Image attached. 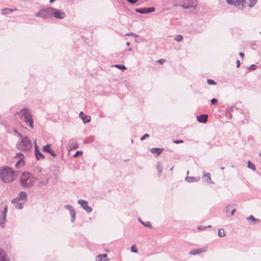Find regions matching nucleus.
<instances>
[{"mask_svg":"<svg viewBox=\"0 0 261 261\" xmlns=\"http://www.w3.org/2000/svg\"><path fill=\"white\" fill-rule=\"evenodd\" d=\"M17 155L20 157V158H23V155L21 153H17Z\"/></svg>","mask_w":261,"mask_h":261,"instance_id":"nucleus-53","label":"nucleus"},{"mask_svg":"<svg viewBox=\"0 0 261 261\" xmlns=\"http://www.w3.org/2000/svg\"><path fill=\"white\" fill-rule=\"evenodd\" d=\"M130 250H131V251H132V252H135V253H136V252H137V251H138V250H137V248H136V246H135V245H133V246H132L131 247V248H130Z\"/></svg>","mask_w":261,"mask_h":261,"instance_id":"nucleus-41","label":"nucleus"},{"mask_svg":"<svg viewBox=\"0 0 261 261\" xmlns=\"http://www.w3.org/2000/svg\"><path fill=\"white\" fill-rule=\"evenodd\" d=\"M246 3L244 0H237L234 2V5L236 7H238L239 9H242L243 8V5Z\"/></svg>","mask_w":261,"mask_h":261,"instance_id":"nucleus-19","label":"nucleus"},{"mask_svg":"<svg viewBox=\"0 0 261 261\" xmlns=\"http://www.w3.org/2000/svg\"><path fill=\"white\" fill-rule=\"evenodd\" d=\"M8 211L7 205H5L4 209L1 212V217L0 218V226L2 227H4V224L6 222V214Z\"/></svg>","mask_w":261,"mask_h":261,"instance_id":"nucleus-9","label":"nucleus"},{"mask_svg":"<svg viewBox=\"0 0 261 261\" xmlns=\"http://www.w3.org/2000/svg\"><path fill=\"white\" fill-rule=\"evenodd\" d=\"M48 179H47L46 180H44V181H40L38 183V186L39 187H42L43 186H44V185H46L48 184Z\"/></svg>","mask_w":261,"mask_h":261,"instance_id":"nucleus-34","label":"nucleus"},{"mask_svg":"<svg viewBox=\"0 0 261 261\" xmlns=\"http://www.w3.org/2000/svg\"><path fill=\"white\" fill-rule=\"evenodd\" d=\"M247 219L248 220H251V222L250 223V224L251 225H254V224H256L258 223H259V219H256L254 217V216L253 215H251L249 217H248L247 218Z\"/></svg>","mask_w":261,"mask_h":261,"instance_id":"nucleus-23","label":"nucleus"},{"mask_svg":"<svg viewBox=\"0 0 261 261\" xmlns=\"http://www.w3.org/2000/svg\"><path fill=\"white\" fill-rule=\"evenodd\" d=\"M240 65H241V62L239 60H238L237 61V67L239 68L240 66Z\"/></svg>","mask_w":261,"mask_h":261,"instance_id":"nucleus-52","label":"nucleus"},{"mask_svg":"<svg viewBox=\"0 0 261 261\" xmlns=\"http://www.w3.org/2000/svg\"><path fill=\"white\" fill-rule=\"evenodd\" d=\"M257 66L254 64H252L248 68V70H253L256 68Z\"/></svg>","mask_w":261,"mask_h":261,"instance_id":"nucleus-43","label":"nucleus"},{"mask_svg":"<svg viewBox=\"0 0 261 261\" xmlns=\"http://www.w3.org/2000/svg\"><path fill=\"white\" fill-rule=\"evenodd\" d=\"M212 226L211 225H208L206 227L207 228H211Z\"/></svg>","mask_w":261,"mask_h":261,"instance_id":"nucleus-60","label":"nucleus"},{"mask_svg":"<svg viewBox=\"0 0 261 261\" xmlns=\"http://www.w3.org/2000/svg\"><path fill=\"white\" fill-rule=\"evenodd\" d=\"M197 0H184L179 6L184 9L190 8H195L197 5Z\"/></svg>","mask_w":261,"mask_h":261,"instance_id":"nucleus-6","label":"nucleus"},{"mask_svg":"<svg viewBox=\"0 0 261 261\" xmlns=\"http://www.w3.org/2000/svg\"><path fill=\"white\" fill-rule=\"evenodd\" d=\"M204 251L203 248L193 249L189 252V254L190 255H197L204 252Z\"/></svg>","mask_w":261,"mask_h":261,"instance_id":"nucleus-21","label":"nucleus"},{"mask_svg":"<svg viewBox=\"0 0 261 261\" xmlns=\"http://www.w3.org/2000/svg\"><path fill=\"white\" fill-rule=\"evenodd\" d=\"M18 201H20L22 203H25L27 201V195L25 192L21 191L19 193L18 195L15 198L12 200V203L17 202Z\"/></svg>","mask_w":261,"mask_h":261,"instance_id":"nucleus-7","label":"nucleus"},{"mask_svg":"<svg viewBox=\"0 0 261 261\" xmlns=\"http://www.w3.org/2000/svg\"><path fill=\"white\" fill-rule=\"evenodd\" d=\"M207 115L201 114L199 116H197V119L199 122L205 123L207 121Z\"/></svg>","mask_w":261,"mask_h":261,"instance_id":"nucleus-15","label":"nucleus"},{"mask_svg":"<svg viewBox=\"0 0 261 261\" xmlns=\"http://www.w3.org/2000/svg\"><path fill=\"white\" fill-rule=\"evenodd\" d=\"M135 11L140 14H147V8H137Z\"/></svg>","mask_w":261,"mask_h":261,"instance_id":"nucleus-26","label":"nucleus"},{"mask_svg":"<svg viewBox=\"0 0 261 261\" xmlns=\"http://www.w3.org/2000/svg\"><path fill=\"white\" fill-rule=\"evenodd\" d=\"M182 39H183V37L182 35H176L175 37V40L177 42L181 41L182 40Z\"/></svg>","mask_w":261,"mask_h":261,"instance_id":"nucleus-37","label":"nucleus"},{"mask_svg":"<svg viewBox=\"0 0 261 261\" xmlns=\"http://www.w3.org/2000/svg\"><path fill=\"white\" fill-rule=\"evenodd\" d=\"M23 161L22 160V158H20L19 160H18L17 163L15 164V167L16 168H19L21 165H23Z\"/></svg>","mask_w":261,"mask_h":261,"instance_id":"nucleus-32","label":"nucleus"},{"mask_svg":"<svg viewBox=\"0 0 261 261\" xmlns=\"http://www.w3.org/2000/svg\"><path fill=\"white\" fill-rule=\"evenodd\" d=\"M78 147V145L77 144H75L73 146V148H76Z\"/></svg>","mask_w":261,"mask_h":261,"instance_id":"nucleus-57","label":"nucleus"},{"mask_svg":"<svg viewBox=\"0 0 261 261\" xmlns=\"http://www.w3.org/2000/svg\"><path fill=\"white\" fill-rule=\"evenodd\" d=\"M83 153V151L81 150L77 151L73 155L74 158L77 157L79 155H81Z\"/></svg>","mask_w":261,"mask_h":261,"instance_id":"nucleus-40","label":"nucleus"},{"mask_svg":"<svg viewBox=\"0 0 261 261\" xmlns=\"http://www.w3.org/2000/svg\"><path fill=\"white\" fill-rule=\"evenodd\" d=\"M14 10L6 8L3 10V14H11Z\"/></svg>","mask_w":261,"mask_h":261,"instance_id":"nucleus-30","label":"nucleus"},{"mask_svg":"<svg viewBox=\"0 0 261 261\" xmlns=\"http://www.w3.org/2000/svg\"><path fill=\"white\" fill-rule=\"evenodd\" d=\"M138 220L142 224H143L145 227H147L148 228H151L152 227L151 224L150 222H149V221L143 222L140 218H139Z\"/></svg>","mask_w":261,"mask_h":261,"instance_id":"nucleus-27","label":"nucleus"},{"mask_svg":"<svg viewBox=\"0 0 261 261\" xmlns=\"http://www.w3.org/2000/svg\"><path fill=\"white\" fill-rule=\"evenodd\" d=\"M149 137V135L148 134H145V135H144L140 139V140L141 141H143L145 139H146V138H148Z\"/></svg>","mask_w":261,"mask_h":261,"instance_id":"nucleus-44","label":"nucleus"},{"mask_svg":"<svg viewBox=\"0 0 261 261\" xmlns=\"http://www.w3.org/2000/svg\"><path fill=\"white\" fill-rule=\"evenodd\" d=\"M94 138L93 137H89L86 138L84 141V143L88 144L93 141Z\"/></svg>","mask_w":261,"mask_h":261,"instance_id":"nucleus-33","label":"nucleus"},{"mask_svg":"<svg viewBox=\"0 0 261 261\" xmlns=\"http://www.w3.org/2000/svg\"><path fill=\"white\" fill-rule=\"evenodd\" d=\"M78 204H80L81 207L87 213H89L92 211V208L88 204V202L83 199H79L77 201Z\"/></svg>","mask_w":261,"mask_h":261,"instance_id":"nucleus-10","label":"nucleus"},{"mask_svg":"<svg viewBox=\"0 0 261 261\" xmlns=\"http://www.w3.org/2000/svg\"><path fill=\"white\" fill-rule=\"evenodd\" d=\"M113 66L116 67L118 69H121L122 71H124L125 69H126V67L124 65L122 64H116Z\"/></svg>","mask_w":261,"mask_h":261,"instance_id":"nucleus-31","label":"nucleus"},{"mask_svg":"<svg viewBox=\"0 0 261 261\" xmlns=\"http://www.w3.org/2000/svg\"><path fill=\"white\" fill-rule=\"evenodd\" d=\"M126 1H127L128 2H129V3H130L131 4H134L138 1V0H126Z\"/></svg>","mask_w":261,"mask_h":261,"instance_id":"nucleus-48","label":"nucleus"},{"mask_svg":"<svg viewBox=\"0 0 261 261\" xmlns=\"http://www.w3.org/2000/svg\"><path fill=\"white\" fill-rule=\"evenodd\" d=\"M224 167H223L221 168V170H224Z\"/></svg>","mask_w":261,"mask_h":261,"instance_id":"nucleus-62","label":"nucleus"},{"mask_svg":"<svg viewBox=\"0 0 261 261\" xmlns=\"http://www.w3.org/2000/svg\"><path fill=\"white\" fill-rule=\"evenodd\" d=\"M203 175L202 176V178L206 183H211V184H214L213 181H211V174L209 173H205V172H203Z\"/></svg>","mask_w":261,"mask_h":261,"instance_id":"nucleus-16","label":"nucleus"},{"mask_svg":"<svg viewBox=\"0 0 261 261\" xmlns=\"http://www.w3.org/2000/svg\"><path fill=\"white\" fill-rule=\"evenodd\" d=\"M64 207L70 212L71 215V221L73 223L75 219V211L73 207L71 205H65Z\"/></svg>","mask_w":261,"mask_h":261,"instance_id":"nucleus-11","label":"nucleus"},{"mask_svg":"<svg viewBox=\"0 0 261 261\" xmlns=\"http://www.w3.org/2000/svg\"><path fill=\"white\" fill-rule=\"evenodd\" d=\"M126 44L127 46H129L130 45V42H126Z\"/></svg>","mask_w":261,"mask_h":261,"instance_id":"nucleus-58","label":"nucleus"},{"mask_svg":"<svg viewBox=\"0 0 261 261\" xmlns=\"http://www.w3.org/2000/svg\"><path fill=\"white\" fill-rule=\"evenodd\" d=\"M156 168H157L158 172L159 173L158 176H160V175L162 172V171H163V167H162L161 164L160 163V162H157V163H156Z\"/></svg>","mask_w":261,"mask_h":261,"instance_id":"nucleus-24","label":"nucleus"},{"mask_svg":"<svg viewBox=\"0 0 261 261\" xmlns=\"http://www.w3.org/2000/svg\"><path fill=\"white\" fill-rule=\"evenodd\" d=\"M6 256L5 251L0 248V261H9V259L7 258Z\"/></svg>","mask_w":261,"mask_h":261,"instance_id":"nucleus-20","label":"nucleus"},{"mask_svg":"<svg viewBox=\"0 0 261 261\" xmlns=\"http://www.w3.org/2000/svg\"><path fill=\"white\" fill-rule=\"evenodd\" d=\"M132 50V48H129L128 49V50H129V51H131Z\"/></svg>","mask_w":261,"mask_h":261,"instance_id":"nucleus-61","label":"nucleus"},{"mask_svg":"<svg viewBox=\"0 0 261 261\" xmlns=\"http://www.w3.org/2000/svg\"><path fill=\"white\" fill-rule=\"evenodd\" d=\"M20 141L16 144V147L18 149L27 151L30 150L32 147V143L29 138L27 136H23L20 133H18Z\"/></svg>","mask_w":261,"mask_h":261,"instance_id":"nucleus-4","label":"nucleus"},{"mask_svg":"<svg viewBox=\"0 0 261 261\" xmlns=\"http://www.w3.org/2000/svg\"><path fill=\"white\" fill-rule=\"evenodd\" d=\"M20 119L31 128H34V120L31 111L28 108H23L18 113Z\"/></svg>","mask_w":261,"mask_h":261,"instance_id":"nucleus-3","label":"nucleus"},{"mask_svg":"<svg viewBox=\"0 0 261 261\" xmlns=\"http://www.w3.org/2000/svg\"><path fill=\"white\" fill-rule=\"evenodd\" d=\"M37 179L29 172H23L20 177V185L24 188L32 187Z\"/></svg>","mask_w":261,"mask_h":261,"instance_id":"nucleus-1","label":"nucleus"},{"mask_svg":"<svg viewBox=\"0 0 261 261\" xmlns=\"http://www.w3.org/2000/svg\"><path fill=\"white\" fill-rule=\"evenodd\" d=\"M125 35L127 36H134L135 37H137L138 36L137 34H136L134 33H132V32L128 33L126 34Z\"/></svg>","mask_w":261,"mask_h":261,"instance_id":"nucleus-42","label":"nucleus"},{"mask_svg":"<svg viewBox=\"0 0 261 261\" xmlns=\"http://www.w3.org/2000/svg\"><path fill=\"white\" fill-rule=\"evenodd\" d=\"M16 208L18 210H21L23 208V204L24 203H22L20 201H18L17 202L12 203Z\"/></svg>","mask_w":261,"mask_h":261,"instance_id":"nucleus-25","label":"nucleus"},{"mask_svg":"<svg viewBox=\"0 0 261 261\" xmlns=\"http://www.w3.org/2000/svg\"><path fill=\"white\" fill-rule=\"evenodd\" d=\"M173 142L175 144H179L184 142V140H176L173 141Z\"/></svg>","mask_w":261,"mask_h":261,"instance_id":"nucleus-47","label":"nucleus"},{"mask_svg":"<svg viewBox=\"0 0 261 261\" xmlns=\"http://www.w3.org/2000/svg\"><path fill=\"white\" fill-rule=\"evenodd\" d=\"M219 237H223L225 236V231L223 229H219L218 230V233Z\"/></svg>","mask_w":261,"mask_h":261,"instance_id":"nucleus-35","label":"nucleus"},{"mask_svg":"<svg viewBox=\"0 0 261 261\" xmlns=\"http://www.w3.org/2000/svg\"><path fill=\"white\" fill-rule=\"evenodd\" d=\"M239 55L242 57V58H243L244 56V54L243 53H239Z\"/></svg>","mask_w":261,"mask_h":261,"instance_id":"nucleus-55","label":"nucleus"},{"mask_svg":"<svg viewBox=\"0 0 261 261\" xmlns=\"http://www.w3.org/2000/svg\"><path fill=\"white\" fill-rule=\"evenodd\" d=\"M247 167L253 171L256 169L255 165L250 161H248Z\"/></svg>","mask_w":261,"mask_h":261,"instance_id":"nucleus-29","label":"nucleus"},{"mask_svg":"<svg viewBox=\"0 0 261 261\" xmlns=\"http://www.w3.org/2000/svg\"><path fill=\"white\" fill-rule=\"evenodd\" d=\"M230 205H227L226 206L225 211H226V213H228L230 211Z\"/></svg>","mask_w":261,"mask_h":261,"instance_id":"nucleus-50","label":"nucleus"},{"mask_svg":"<svg viewBox=\"0 0 261 261\" xmlns=\"http://www.w3.org/2000/svg\"><path fill=\"white\" fill-rule=\"evenodd\" d=\"M211 102L212 105H215L218 102V100L216 98H212L211 100Z\"/></svg>","mask_w":261,"mask_h":261,"instance_id":"nucleus-45","label":"nucleus"},{"mask_svg":"<svg viewBox=\"0 0 261 261\" xmlns=\"http://www.w3.org/2000/svg\"><path fill=\"white\" fill-rule=\"evenodd\" d=\"M236 211V209H233L231 212V216H233V214H234V213Z\"/></svg>","mask_w":261,"mask_h":261,"instance_id":"nucleus-56","label":"nucleus"},{"mask_svg":"<svg viewBox=\"0 0 261 261\" xmlns=\"http://www.w3.org/2000/svg\"><path fill=\"white\" fill-rule=\"evenodd\" d=\"M259 155L261 156V152L259 153Z\"/></svg>","mask_w":261,"mask_h":261,"instance_id":"nucleus-64","label":"nucleus"},{"mask_svg":"<svg viewBox=\"0 0 261 261\" xmlns=\"http://www.w3.org/2000/svg\"><path fill=\"white\" fill-rule=\"evenodd\" d=\"M53 16L57 19H63L65 17L66 15L63 11L53 8Z\"/></svg>","mask_w":261,"mask_h":261,"instance_id":"nucleus-8","label":"nucleus"},{"mask_svg":"<svg viewBox=\"0 0 261 261\" xmlns=\"http://www.w3.org/2000/svg\"><path fill=\"white\" fill-rule=\"evenodd\" d=\"M84 116L83 112H81L79 114V116L82 118V116Z\"/></svg>","mask_w":261,"mask_h":261,"instance_id":"nucleus-54","label":"nucleus"},{"mask_svg":"<svg viewBox=\"0 0 261 261\" xmlns=\"http://www.w3.org/2000/svg\"><path fill=\"white\" fill-rule=\"evenodd\" d=\"M207 83L210 85H216V83L212 79H207Z\"/></svg>","mask_w":261,"mask_h":261,"instance_id":"nucleus-38","label":"nucleus"},{"mask_svg":"<svg viewBox=\"0 0 261 261\" xmlns=\"http://www.w3.org/2000/svg\"><path fill=\"white\" fill-rule=\"evenodd\" d=\"M53 7H47L45 8H42L36 14V17H40L43 19H47L53 17Z\"/></svg>","mask_w":261,"mask_h":261,"instance_id":"nucleus-5","label":"nucleus"},{"mask_svg":"<svg viewBox=\"0 0 261 261\" xmlns=\"http://www.w3.org/2000/svg\"><path fill=\"white\" fill-rule=\"evenodd\" d=\"M227 3L228 4L234 5L235 1H233V0H226Z\"/></svg>","mask_w":261,"mask_h":261,"instance_id":"nucleus-46","label":"nucleus"},{"mask_svg":"<svg viewBox=\"0 0 261 261\" xmlns=\"http://www.w3.org/2000/svg\"><path fill=\"white\" fill-rule=\"evenodd\" d=\"M200 179V177L187 176L185 178L186 180L188 182H197Z\"/></svg>","mask_w":261,"mask_h":261,"instance_id":"nucleus-18","label":"nucleus"},{"mask_svg":"<svg viewBox=\"0 0 261 261\" xmlns=\"http://www.w3.org/2000/svg\"><path fill=\"white\" fill-rule=\"evenodd\" d=\"M42 151L44 152L49 153L52 156L55 158L57 156V154L55 152V151L51 149L50 148V145L48 144L45 146H43L42 148Z\"/></svg>","mask_w":261,"mask_h":261,"instance_id":"nucleus-13","label":"nucleus"},{"mask_svg":"<svg viewBox=\"0 0 261 261\" xmlns=\"http://www.w3.org/2000/svg\"><path fill=\"white\" fill-rule=\"evenodd\" d=\"M14 171L12 168L6 166L0 170V176L5 183H10L14 180Z\"/></svg>","mask_w":261,"mask_h":261,"instance_id":"nucleus-2","label":"nucleus"},{"mask_svg":"<svg viewBox=\"0 0 261 261\" xmlns=\"http://www.w3.org/2000/svg\"><path fill=\"white\" fill-rule=\"evenodd\" d=\"M166 61V60L164 59H160L159 60H158V62L160 63L161 64H163L164 63H165Z\"/></svg>","mask_w":261,"mask_h":261,"instance_id":"nucleus-49","label":"nucleus"},{"mask_svg":"<svg viewBox=\"0 0 261 261\" xmlns=\"http://www.w3.org/2000/svg\"><path fill=\"white\" fill-rule=\"evenodd\" d=\"M14 131V132H15V133L17 135H18V133H19L18 131H17V130H15V129Z\"/></svg>","mask_w":261,"mask_h":261,"instance_id":"nucleus-59","label":"nucleus"},{"mask_svg":"<svg viewBox=\"0 0 261 261\" xmlns=\"http://www.w3.org/2000/svg\"><path fill=\"white\" fill-rule=\"evenodd\" d=\"M173 167H172L170 169V170H173Z\"/></svg>","mask_w":261,"mask_h":261,"instance_id":"nucleus-63","label":"nucleus"},{"mask_svg":"<svg viewBox=\"0 0 261 261\" xmlns=\"http://www.w3.org/2000/svg\"><path fill=\"white\" fill-rule=\"evenodd\" d=\"M64 207L70 212L71 215V221L73 223L75 219V211L73 207L71 205H65Z\"/></svg>","mask_w":261,"mask_h":261,"instance_id":"nucleus-12","label":"nucleus"},{"mask_svg":"<svg viewBox=\"0 0 261 261\" xmlns=\"http://www.w3.org/2000/svg\"><path fill=\"white\" fill-rule=\"evenodd\" d=\"M249 7L250 8L253 7L257 2V0H249Z\"/></svg>","mask_w":261,"mask_h":261,"instance_id":"nucleus-36","label":"nucleus"},{"mask_svg":"<svg viewBox=\"0 0 261 261\" xmlns=\"http://www.w3.org/2000/svg\"><path fill=\"white\" fill-rule=\"evenodd\" d=\"M163 149L161 148H152L150 149V152L153 154H156V156H159L163 151Z\"/></svg>","mask_w":261,"mask_h":261,"instance_id":"nucleus-17","label":"nucleus"},{"mask_svg":"<svg viewBox=\"0 0 261 261\" xmlns=\"http://www.w3.org/2000/svg\"><path fill=\"white\" fill-rule=\"evenodd\" d=\"M35 155L37 160H39L40 159H44V155L39 150L38 147L36 144V141L35 142Z\"/></svg>","mask_w":261,"mask_h":261,"instance_id":"nucleus-14","label":"nucleus"},{"mask_svg":"<svg viewBox=\"0 0 261 261\" xmlns=\"http://www.w3.org/2000/svg\"><path fill=\"white\" fill-rule=\"evenodd\" d=\"M154 11L155 9L153 7L147 8V14L154 12Z\"/></svg>","mask_w":261,"mask_h":261,"instance_id":"nucleus-39","label":"nucleus"},{"mask_svg":"<svg viewBox=\"0 0 261 261\" xmlns=\"http://www.w3.org/2000/svg\"><path fill=\"white\" fill-rule=\"evenodd\" d=\"M205 228H206V226H201L198 227V229H199V230H204V229H205Z\"/></svg>","mask_w":261,"mask_h":261,"instance_id":"nucleus-51","label":"nucleus"},{"mask_svg":"<svg viewBox=\"0 0 261 261\" xmlns=\"http://www.w3.org/2000/svg\"><path fill=\"white\" fill-rule=\"evenodd\" d=\"M107 259L106 254L98 255L96 257V261H106Z\"/></svg>","mask_w":261,"mask_h":261,"instance_id":"nucleus-22","label":"nucleus"},{"mask_svg":"<svg viewBox=\"0 0 261 261\" xmlns=\"http://www.w3.org/2000/svg\"><path fill=\"white\" fill-rule=\"evenodd\" d=\"M84 123L89 122L91 120V117L89 115H84L81 118Z\"/></svg>","mask_w":261,"mask_h":261,"instance_id":"nucleus-28","label":"nucleus"}]
</instances>
